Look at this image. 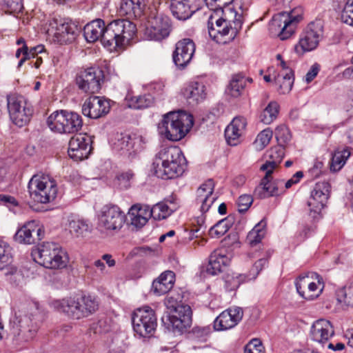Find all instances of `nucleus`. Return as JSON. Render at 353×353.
<instances>
[{
  "label": "nucleus",
  "mask_w": 353,
  "mask_h": 353,
  "mask_svg": "<svg viewBox=\"0 0 353 353\" xmlns=\"http://www.w3.org/2000/svg\"><path fill=\"white\" fill-rule=\"evenodd\" d=\"M126 105L133 109L147 108L154 103V97L149 92L135 94L132 90H129L125 95Z\"/></svg>",
  "instance_id": "obj_35"
},
{
  "label": "nucleus",
  "mask_w": 353,
  "mask_h": 353,
  "mask_svg": "<svg viewBox=\"0 0 353 353\" xmlns=\"http://www.w3.org/2000/svg\"><path fill=\"white\" fill-rule=\"evenodd\" d=\"M265 223L261 221L248 234L247 241L252 246L260 243L265 234Z\"/></svg>",
  "instance_id": "obj_40"
},
{
  "label": "nucleus",
  "mask_w": 353,
  "mask_h": 353,
  "mask_svg": "<svg viewBox=\"0 0 353 353\" xmlns=\"http://www.w3.org/2000/svg\"><path fill=\"white\" fill-rule=\"evenodd\" d=\"M342 22L353 26V0H347L341 12Z\"/></svg>",
  "instance_id": "obj_51"
},
{
  "label": "nucleus",
  "mask_w": 353,
  "mask_h": 353,
  "mask_svg": "<svg viewBox=\"0 0 353 353\" xmlns=\"http://www.w3.org/2000/svg\"><path fill=\"white\" fill-rule=\"evenodd\" d=\"M323 26L321 20L310 23L301 34L298 43L294 46L295 52L303 54L314 50L319 46L323 37Z\"/></svg>",
  "instance_id": "obj_14"
},
{
  "label": "nucleus",
  "mask_w": 353,
  "mask_h": 353,
  "mask_svg": "<svg viewBox=\"0 0 353 353\" xmlns=\"http://www.w3.org/2000/svg\"><path fill=\"white\" fill-rule=\"evenodd\" d=\"M54 37L61 43H70L74 40L79 29L77 26L71 21L60 19L55 21Z\"/></svg>",
  "instance_id": "obj_30"
},
{
  "label": "nucleus",
  "mask_w": 353,
  "mask_h": 353,
  "mask_svg": "<svg viewBox=\"0 0 353 353\" xmlns=\"http://www.w3.org/2000/svg\"><path fill=\"white\" fill-rule=\"evenodd\" d=\"M223 17L214 20L210 16L208 21L210 37L217 43H227L236 37L238 30L242 26V14L238 13L233 8L223 10Z\"/></svg>",
  "instance_id": "obj_3"
},
{
  "label": "nucleus",
  "mask_w": 353,
  "mask_h": 353,
  "mask_svg": "<svg viewBox=\"0 0 353 353\" xmlns=\"http://www.w3.org/2000/svg\"><path fill=\"white\" fill-rule=\"evenodd\" d=\"M210 328L209 327H194L192 328L191 334L193 337L199 340H205L210 334Z\"/></svg>",
  "instance_id": "obj_57"
},
{
  "label": "nucleus",
  "mask_w": 353,
  "mask_h": 353,
  "mask_svg": "<svg viewBox=\"0 0 353 353\" xmlns=\"http://www.w3.org/2000/svg\"><path fill=\"white\" fill-rule=\"evenodd\" d=\"M297 292L306 300H313L322 293L325 283L321 275L308 272L300 275L295 281Z\"/></svg>",
  "instance_id": "obj_12"
},
{
  "label": "nucleus",
  "mask_w": 353,
  "mask_h": 353,
  "mask_svg": "<svg viewBox=\"0 0 353 353\" xmlns=\"http://www.w3.org/2000/svg\"><path fill=\"white\" fill-rule=\"evenodd\" d=\"M31 199L39 203H48L57 196V185L49 174L38 173L32 176L28 185Z\"/></svg>",
  "instance_id": "obj_7"
},
{
  "label": "nucleus",
  "mask_w": 353,
  "mask_h": 353,
  "mask_svg": "<svg viewBox=\"0 0 353 353\" xmlns=\"http://www.w3.org/2000/svg\"><path fill=\"white\" fill-rule=\"evenodd\" d=\"M194 125L192 114L183 110L171 111L163 115L158 123L159 134L172 141L184 138Z\"/></svg>",
  "instance_id": "obj_4"
},
{
  "label": "nucleus",
  "mask_w": 353,
  "mask_h": 353,
  "mask_svg": "<svg viewBox=\"0 0 353 353\" xmlns=\"http://www.w3.org/2000/svg\"><path fill=\"white\" fill-rule=\"evenodd\" d=\"M185 157L176 146L163 148L155 155L152 169L155 176L161 179H175L185 170Z\"/></svg>",
  "instance_id": "obj_2"
},
{
  "label": "nucleus",
  "mask_w": 353,
  "mask_h": 353,
  "mask_svg": "<svg viewBox=\"0 0 353 353\" xmlns=\"http://www.w3.org/2000/svg\"><path fill=\"white\" fill-rule=\"evenodd\" d=\"M214 181L208 179L202 183L196 192L195 203L199 206L202 214L208 212L218 199L217 194L214 192Z\"/></svg>",
  "instance_id": "obj_23"
},
{
  "label": "nucleus",
  "mask_w": 353,
  "mask_h": 353,
  "mask_svg": "<svg viewBox=\"0 0 353 353\" xmlns=\"http://www.w3.org/2000/svg\"><path fill=\"white\" fill-rule=\"evenodd\" d=\"M172 210L164 203H159L153 205L149 209L151 216L155 220H161L165 219L171 214Z\"/></svg>",
  "instance_id": "obj_45"
},
{
  "label": "nucleus",
  "mask_w": 353,
  "mask_h": 353,
  "mask_svg": "<svg viewBox=\"0 0 353 353\" xmlns=\"http://www.w3.org/2000/svg\"><path fill=\"white\" fill-rule=\"evenodd\" d=\"M351 152L348 148L344 149L342 151H336L332 156L330 163L331 171H339L345 164Z\"/></svg>",
  "instance_id": "obj_39"
},
{
  "label": "nucleus",
  "mask_w": 353,
  "mask_h": 353,
  "mask_svg": "<svg viewBox=\"0 0 353 353\" xmlns=\"http://www.w3.org/2000/svg\"><path fill=\"white\" fill-rule=\"evenodd\" d=\"M90 226L88 221L81 219H72L69 222V230L71 234L77 236H82L88 232Z\"/></svg>",
  "instance_id": "obj_43"
},
{
  "label": "nucleus",
  "mask_w": 353,
  "mask_h": 353,
  "mask_svg": "<svg viewBox=\"0 0 353 353\" xmlns=\"http://www.w3.org/2000/svg\"><path fill=\"white\" fill-rule=\"evenodd\" d=\"M273 132L270 128H266L261 131L256 137L254 145L256 150H262L270 143L272 138Z\"/></svg>",
  "instance_id": "obj_46"
},
{
  "label": "nucleus",
  "mask_w": 353,
  "mask_h": 353,
  "mask_svg": "<svg viewBox=\"0 0 353 353\" xmlns=\"http://www.w3.org/2000/svg\"><path fill=\"white\" fill-rule=\"evenodd\" d=\"M125 221V213L114 205H104L99 215V227L105 230H119Z\"/></svg>",
  "instance_id": "obj_19"
},
{
  "label": "nucleus",
  "mask_w": 353,
  "mask_h": 353,
  "mask_svg": "<svg viewBox=\"0 0 353 353\" xmlns=\"http://www.w3.org/2000/svg\"><path fill=\"white\" fill-rule=\"evenodd\" d=\"M145 7L144 0H122L120 3L119 12L121 16H125L130 22V20L139 18L143 14Z\"/></svg>",
  "instance_id": "obj_33"
},
{
  "label": "nucleus",
  "mask_w": 353,
  "mask_h": 353,
  "mask_svg": "<svg viewBox=\"0 0 353 353\" xmlns=\"http://www.w3.org/2000/svg\"><path fill=\"white\" fill-rule=\"evenodd\" d=\"M244 353H265L261 342L257 339H252L245 347Z\"/></svg>",
  "instance_id": "obj_54"
},
{
  "label": "nucleus",
  "mask_w": 353,
  "mask_h": 353,
  "mask_svg": "<svg viewBox=\"0 0 353 353\" xmlns=\"http://www.w3.org/2000/svg\"><path fill=\"white\" fill-rule=\"evenodd\" d=\"M206 5L211 9L214 10H225L232 8L230 5L234 0H205Z\"/></svg>",
  "instance_id": "obj_53"
},
{
  "label": "nucleus",
  "mask_w": 353,
  "mask_h": 353,
  "mask_svg": "<svg viewBox=\"0 0 353 353\" xmlns=\"http://www.w3.org/2000/svg\"><path fill=\"white\" fill-rule=\"evenodd\" d=\"M331 186L327 181H319L314 186L307 204L310 215L316 219L325 206L330 193Z\"/></svg>",
  "instance_id": "obj_18"
},
{
  "label": "nucleus",
  "mask_w": 353,
  "mask_h": 353,
  "mask_svg": "<svg viewBox=\"0 0 353 353\" xmlns=\"http://www.w3.org/2000/svg\"><path fill=\"white\" fill-rule=\"evenodd\" d=\"M111 145L114 152L129 159L141 150V139L125 133H117L111 139Z\"/></svg>",
  "instance_id": "obj_16"
},
{
  "label": "nucleus",
  "mask_w": 353,
  "mask_h": 353,
  "mask_svg": "<svg viewBox=\"0 0 353 353\" xmlns=\"http://www.w3.org/2000/svg\"><path fill=\"white\" fill-rule=\"evenodd\" d=\"M279 105L277 102L272 101L269 103L259 116L261 122L265 125L272 123L278 117L279 113Z\"/></svg>",
  "instance_id": "obj_38"
},
{
  "label": "nucleus",
  "mask_w": 353,
  "mask_h": 353,
  "mask_svg": "<svg viewBox=\"0 0 353 353\" xmlns=\"http://www.w3.org/2000/svg\"><path fill=\"white\" fill-rule=\"evenodd\" d=\"M183 94L188 103L192 105L203 101L206 96L205 90H185Z\"/></svg>",
  "instance_id": "obj_48"
},
{
  "label": "nucleus",
  "mask_w": 353,
  "mask_h": 353,
  "mask_svg": "<svg viewBox=\"0 0 353 353\" xmlns=\"http://www.w3.org/2000/svg\"><path fill=\"white\" fill-rule=\"evenodd\" d=\"M44 52V46L43 45H39L30 49L27 47V52L30 59L38 57L39 54Z\"/></svg>",
  "instance_id": "obj_63"
},
{
  "label": "nucleus",
  "mask_w": 353,
  "mask_h": 353,
  "mask_svg": "<svg viewBox=\"0 0 353 353\" xmlns=\"http://www.w3.org/2000/svg\"><path fill=\"white\" fill-rule=\"evenodd\" d=\"M319 70L320 65L317 63H314L305 76V82L309 83L312 81L313 79L317 76Z\"/></svg>",
  "instance_id": "obj_60"
},
{
  "label": "nucleus",
  "mask_w": 353,
  "mask_h": 353,
  "mask_svg": "<svg viewBox=\"0 0 353 353\" xmlns=\"http://www.w3.org/2000/svg\"><path fill=\"white\" fill-rule=\"evenodd\" d=\"M134 176V174L133 171L128 170L117 174L116 179L121 188L127 189L130 188L131 181L133 179Z\"/></svg>",
  "instance_id": "obj_50"
},
{
  "label": "nucleus",
  "mask_w": 353,
  "mask_h": 353,
  "mask_svg": "<svg viewBox=\"0 0 353 353\" xmlns=\"http://www.w3.org/2000/svg\"><path fill=\"white\" fill-rule=\"evenodd\" d=\"M284 150V148L281 145L271 148L268 151L269 160H267L261 166V170L273 172L282 161L285 155Z\"/></svg>",
  "instance_id": "obj_36"
},
{
  "label": "nucleus",
  "mask_w": 353,
  "mask_h": 353,
  "mask_svg": "<svg viewBox=\"0 0 353 353\" xmlns=\"http://www.w3.org/2000/svg\"><path fill=\"white\" fill-rule=\"evenodd\" d=\"M336 296L340 303L353 307V284L338 289L336 292Z\"/></svg>",
  "instance_id": "obj_41"
},
{
  "label": "nucleus",
  "mask_w": 353,
  "mask_h": 353,
  "mask_svg": "<svg viewBox=\"0 0 353 353\" xmlns=\"http://www.w3.org/2000/svg\"><path fill=\"white\" fill-rule=\"evenodd\" d=\"M47 124L57 133H74L81 129L83 121L79 114L61 110L52 113L47 119Z\"/></svg>",
  "instance_id": "obj_9"
},
{
  "label": "nucleus",
  "mask_w": 353,
  "mask_h": 353,
  "mask_svg": "<svg viewBox=\"0 0 353 353\" xmlns=\"http://www.w3.org/2000/svg\"><path fill=\"white\" fill-rule=\"evenodd\" d=\"M345 336L347 339V345L353 348V330H347Z\"/></svg>",
  "instance_id": "obj_64"
},
{
  "label": "nucleus",
  "mask_w": 353,
  "mask_h": 353,
  "mask_svg": "<svg viewBox=\"0 0 353 353\" xmlns=\"http://www.w3.org/2000/svg\"><path fill=\"white\" fill-rule=\"evenodd\" d=\"M247 125V121L243 117H236L225 130V137L230 145H236Z\"/></svg>",
  "instance_id": "obj_32"
},
{
  "label": "nucleus",
  "mask_w": 353,
  "mask_h": 353,
  "mask_svg": "<svg viewBox=\"0 0 353 353\" xmlns=\"http://www.w3.org/2000/svg\"><path fill=\"white\" fill-rule=\"evenodd\" d=\"M268 259L264 257L259 259L255 262L251 270V272L254 278H255L263 268L268 265Z\"/></svg>",
  "instance_id": "obj_59"
},
{
  "label": "nucleus",
  "mask_w": 353,
  "mask_h": 353,
  "mask_svg": "<svg viewBox=\"0 0 353 353\" xmlns=\"http://www.w3.org/2000/svg\"><path fill=\"white\" fill-rule=\"evenodd\" d=\"M252 79L246 77L243 73L234 74L229 82L228 88H245L250 86Z\"/></svg>",
  "instance_id": "obj_44"
},
{
  "label": "nucleus",
  "mask_w": 353,
  "mask_h": 353,
  "mask_svg": "<svg viewBox=\"0 0 353 353\" xmlns=\"http://www.w3.org/2000/svg\"><path fill=\"white\" fill-rule=\"evenodd\" d=\"M265 172V176L261 180L259 185L254 189V196L263 199L281 196V193L283 192L282 185L284 183V180L275 179L272 181V174L273 172H271V171Z\"/></svg>",
  "instance_id": "obj_21"
},
{
  "label": "nucleus",
  "mask_w": 353,
  "mask_h": 353,
  "mask_svg": "<svg viewBox=\"0 0 353 353\" xmlns=\"http://www.w3.org/2000/svg\"><path fill=\"white\" fill-rule=\"evenodd\" d=\"M301 18L300 14L293 15V12L276 14L270 23V30L277 33L281 40L288 39L294 32L296 25Z\"/></svg>",
  "instance_id": "obj_15"
},
{
  "label": "nucleus",
  "mask_w": 353,
  "mask_h": 353,
  "mask_svg": "<svg viewBox=\"0 0 353 353\" xmlns=\"http://www.w3.org/2000/svg\"><path fill=\"white\" fill-rule=\"evenodd\" d=\"M12 261V248L7 242L0 240V270L8 267Z\"/></svg>",
  "instance_id": "obj_42"
},
{
  "label": "nucleus",
  "mask_w": 353,
  "mask_h": 353,
  "mask_svg": "<svg viewBox=\"0 0 353 353\" xmlns=\"http://www.w3.org/2000/svg\"><path fill=\"white\" fill-rule=\"evenodd\" d=\"M294 77L293 71L291 69L286 70L283 74V81L281 87L292 88L294 84Z\"/></svg>",
  "instance_id": "obj_61"
},
{
  "label": "nucleus",
  "mask_w": 353,
  "mask_h": 353,
  "mask_svg": "<svg viewBox=\"0 0 353 353\" xmlns=\"http://www.w3.org/2000/svg\"><path fill=\"white\" fill-rule=\"evenodd\" d=\"M212 80L207 77H198L190 83V88H206L212 86Z\"/></svg>",
  "instance_id": "obj_56"
},
{
  "label": "nucleus",
  "mask_w": 353,
  "mask_h": 353,
  "mask_svg": "<svg viewBox=\"0 0 353 353\" xmlns=\"http://www.w3.org/2000/svg\"><path fill=\"white\" fill-rule=\"evenodd\" d=\"M195 52V45L190 39L179 41L172 53L174 64L179 69H183L190 62Z\"/></svg>",
  "instance_id": "obj_24"
},
{
  "label": "nucleus",
  "mask_w": 353,
  "mask_h": 353,
  "mask_svg": "<svg viewBox=\"0 0 353 353\" xmlns=\"http://www.w3.org/2000/svg\"><path fill=\"white\" fill-rule=\"evenodd\" d=\"M51 305L58 312H63L75 319H80L92 314L99 306L98 302L91 296H70L54 300L52 301Z\"/></svg>",
  "instance_id": "obj_6"
},
{
  "label": "nucleus",
  "mask_w": 353,
  "mask_h": 353,
  "mask_svg": "<svg viewBox=\"0 0 353 353\" xmlns=\"http://www.w3.org/2000/svg\"><path fill=\"white\" fill-rule=\"evenodd\" d=\"M243 311L239 307H232L222 312L214 320L216 330L223 331L235 327L242 319Z\"/></svg>",
  "instance_id": "obj_27"
},
{
  "label": "nucleus",
  "mask_w": 353,
  "mask_h": 353,
  "mask_svg": "<svg viewBox=\"0 0 353 353\" xmlns=\"http://www.w3.org/2000/svg\"><path fill=\"white\" fill-rule=\"evenodd\" d=\"M170 18L163 14H152L144 31L145 37L150 40L161 41L170 32Z\"/></svg>",
  "instance_id": "obj_17"
},
{
  "label": "nucleus",
  "mask_w": 353,
  "mask_h": 353,
  "mask_svg": "<svg viewBox=\"0 0 353 353\" xmlns=\"http://www.w3.org/2000/svg\"><path fill=\"white\" fill-rule=\"evenodd\" d=\"M174 281V273L170 270L165 271L153 281L151 291L157 296L165 294L173 288Z\"/></svg>",
  "instance_id": "obj_34"
},
{
  "label": "nucleus",
  "mask_w": 353,
  "mask_h": 353,
  "mask_svg": "<svg viewBox=\"0 0 353 353\" xmlns=\"http://www.w3.org/2000/svg\"><path fill=\"white\" fill-rule=\"evenodd\" d=\"M228 219H224L217 222L210 228L209 235L212 238H220L224 235L230 229V225L228 223Z\"/></svg>",
  "instance_id": "obj_47"
},
{
  "label": "nucleus",
  "mask_w": 353,
  "mask_h": 353,
  "mask_svg": "<svg viewBox=\"0 0 353 353\" xmlns=\"http://www.w3.org/2000/svg\"><path fill=\"white\" fill-rule=\"evenodd\" d=\"M275 137L279 145H282L287 143L291 139V134L285 125H281L275 129Z\"/></svg>",
  "instance_id": "obj_52"
},
{
  "label": "nucleus",
  "mask_w": 353,
  "mask_h": 353,
  "mask_svg": "<svg viewBox=\"0 0 353 353\" xmlns=\"http://www.w3.org/2000/svg\"><path fill=\"white\" fill-rule=\"evenodd\" d=\"M170 10L179 20L189 19L201 8L203 0H170Z\"/></svg>",
  "instance_id": "obj_28"
},
{
  "label": "nucleus",
  "mask_w": 353,
  "mask_h": 353,
  "mask_svg": "<svg viewBox=\"0 0 353 353\" xmlns=\"http://www.w3.org/2000/svg\"><path fill=\"white\" fill-rule=\"evenodd\" d=\"M12 343L14 347L21 348L35 336L38 326L24 312L19 311L11 321Z\"/></svg>",
  "instance_id": "obj_8"
},
{
  "label": "nucleus",
  "mask_w": 353,
  "mask_h": 353,
  "mask_svg": "<svg viewBox=\"0 0 353 353\" xmlns=\"http://www.w3.org/2000/svg\"><path fill=\"white\" fill-rule=\"evenodd\" d=\"M323 168V161L315 159L312 166L309 169V173L312 177H318L322 172Z\"/></svg>",
  "instance_id": "obj_58"
},
{
  "label": "nucleus",
  "mask_w": 353,
  "mask_h": 353,
  "mask_svg": "<svg viewBox=\"0 0 353 353\" xmlns=\"http://www.w3.org/2000/svg\"><path fill=\"white\" fill-rule=\"evenodd\" d=\"M106 81L103 70L99 67L80 70L75 81L79 88H101Z\"/></svg>",
  "instance_id": "obj_20"
},
{
  "label": "nucleus",
  "mask_w": 353,
  "mask_h": 353,
  "mask_svg": "<svg viewBox=\"0 0 353 353\" xmlns=\"http://www.w3.org/2000/svg\"><path fill=\"white\" fill-rule=\"evenodd\" d=\"M230 260L231 254L226 250H216L210 256L207 272L212 275H216L229 265Z\"/></svg>",
  "instance_id": "obj_31"
},
{
  "label": "nucleus",
  "mask_w": 353,
  "mask_h": 353,
  "mask_svg": "<svg viewBox=\"0 0 353 353\" xmlns=\"http://www.w3.org/2000/svg\"><path fill=\"white\" fill-rule=\"evenodd\" d=\"M90 142L86 134H78L72 137L68 143L69 157L74 161L88 158L91 151Z\"/></svg>",
  "instance_id": "obj_25"
},
{
  "label": "nucleus",
  "mask_w": 353,
  "mask_h": 353,
  "mask_svg": "<svg viewBox=\"0 0 353 353\" xmlns=\"http://www.w3.org/2000/svg\"><path fill=\"white\" fill-rule=\"evenodd\" d=\"M2 6L10 14L19 13L23 8V0H2Z\"/></svg>",
  "instance_id": "obj_49"
},
{
  "label": "nucleus",
  "mask_w": 353,
  "mask_h": 353,
  "mask_svg": "<svg viewBox=\"0 0 353 353\" xmlns=\"http://www.w3.org/2000/svg\"><path fill=\"white\" fill-rule=\"evenodd\" d=\"M253 202V199L251 195L243 194L239 197L237 205L239 212L241 213L246 212L250 207Z\"/></svg>",
  "instance_id": "obj_55"
},
{
  "label": "nucleus",
  "mask_w": 353,
  "mask_h": 353,
  "mask_svg": "<svg viewBox=\"0 0 353 353\" xmlns=\"http://www.w3.org/2000/svg\"><path fill=\"white\" fill-rule=\"evenodd\" d=\"M162 321L169 330L174 334H181L192 324L191 307L188 305H178L171 313L162 318Z\"/></svg>",
  "instance_id": "obj_13"
},
{
  "label": "nucleus",
  "mask_w": 353,
  "mask_h": 353,
  "mask_svg": "<svg viewBox=\"0 0 353 353\" xmlns=\"http://www.w3.org/2000/svg\"><path fill=\"white\" fill-rule=\"evenodd\" d=\"M0 204H4L8 206H17L18 202L12 196L0 194Z\"/></svg>",
  "instance_id": "obj_62"
},
{
  "label": "nucleus",
  "mask_w": 353,
  "mask_h": 353,
  "mask_svg": "<svg viewBox=\"0 0 353 353\" xmlns=\"http://www.w3.org/2000/svg\"><path fill=\"white\" fill-rule=\"evenodd\" d=\"M132 328L140 338H150L157 327L155 312L149 306L136 309L132 315Z\"/></svg>",
  "instance_id": "obj_10"
},
{
  "label": "nucleus",
  "mask_w": 353,
  "mask_h": 353,
  "mask_svg": "<svg viewBox=\"0 0 353 353\" xmlns=\"http://www.w3.org/2000/svg\"><path fill=\"white\" fill-rule=\"evenodd\" d=\"M31 256L36 263L48 269L64 268L69 261L68 253L54 242L39 244L32 248Z\"/></svg>",
  "instance_id": "obj_5"
},
{
  "label": "nucleus",
  "mask_w": 353,
  "mask_h": 353,
  "mask_svg": "<svg viewBox=\"0 0 353 353\" xmlns=\"http://www.w3.org/2000/svg\"><path fill=\"white\" fill-rule=\"evenodd\" d=\"M8 109L12 122L19 127L26 125L33 113L32 106L26 99L19 94H11L7 97Z\"/></svg>",
  "instance_id": "obj_11"
},
{
  "label": "nucleus",
  "mask_w": 353,
  "mask_h": 353,
  "mask_svg": "<svg viewBox=\"0 0 353 353\" xmlns=\"http://www.w3.org/2000/svg\"><path fill=\"white\" fill-rule=\"evenodd\" d=\"M43 227L38 221L32 220L25 223L14 235L15 241L21 244H34L44 237Z\"/></svg>",
  "instance_id": "obj_22"
},
{
  "label": "nucleus",
  "mask_w": 353,
  "mask_h": 353,
  "mask_svg": "<svg viewBox=\"0 0 353 353\" xmlns=\"http://www.w3.org/2000/svg\"><path fill=\"white\" fill-rule=\"evenodd\" d=\"M131 224L137 228H141L152 217L148 207L132 206L129 210Z\"/></svg>",
  "instance_id": "obj_37"
},
{
  "label": "nucleus",
  "mask_w": 353,
  "mask_h": 353,
  "mask_svg": "<svg viewBox=\"0 0 353 353\" xmlns=\"http://www.w3.org/2000/svg\"><path fill=\"white\" fill-rule=\"evenodd\" d=\"M136 32V25L128 20H113L105 26L103 20L98 19L87 23L83 28L88 42L100 39L104 47L110 50L128 45Z\"/></svg>",
  "instance_id": "obj_1"
},
{
  "label": "nucleus",
  "mask_w": 353,
  "mask_h": 353,
  "mask_svg": "<svg viewBox=\"0 0 353 353\" xmlns=\"http://www.w3.org/2000/svg\"><path fill=\"white\" fill-rule=\"evenodd\" d=\"M110 108L108 100L94 96L85 101L82 106V113L85 117L96 119L108 114Z\"/></svg>",
  "instance_id": "obj_29"
},
{
  "label": "nucleus",
  "mask_w": 353,
  "mask_h": 353,
  "mask_svg": "<svg viewBox=\"0 0 353 353\" xmlns=\"http://www.w3.org/2000/svg\"><path fill=\"white\" fill-rule=\"evenodd\" d=\"M334 335V325L325 319H319L314 321L309 333L312 341L322 345L326 344Z\"/></svg>",
  "instance_id": "obj_26"
}]
</instances>
